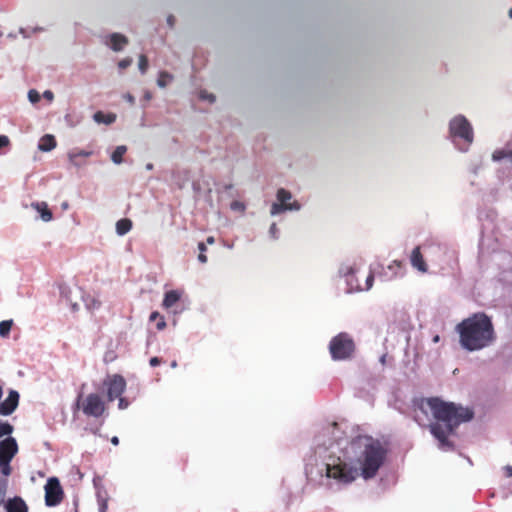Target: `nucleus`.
Returning a JSON list of instances; mask_svg holds the SVG:
<instances>
[{"label":"nucleus","instance_id":"f257e3e1","mask_svg":"<svg viewBox=\"0 0 512 512\" xmlns=\"http://www.w3.org/2000/svg\"><path fill=\"white\" fill-rule=\"evenodd\" d=\"M430 414L434 419L445 424V428L439 423L429 426L430 432L443 450L453 449V443L448 439V435L461 423L473 418V411L469 408L444 402L439 398L420 399L414 402V419L419 425H425L430 420Z\"/></svg>","mask_w":512,"mask_h":512},{"label":"nucleus","instance_id":"f03ea898","mask_svg":"<svg viewBox=\"0 0 512 512\" xmlns=\"http://www.w3.org/2000/svg\"><path fill=\"white\" fill-rule=\"evenodd\" d=\"M459 342L467 351H478L492 345L496 333L491 318L484 312L474 313L456 326Z\"/></svg>","mask_w":512,"mask_h":512},{"label":"nucleus","instance_id":"7ed1b4c3","mask_svg":"<svg viewBox=\"0 0 512 512\" xmlns=\"http://www.w3.org/2000/svg\"><path fill=\"white\" fill-rule=\"evenodd\" d=\"M352 447L355 450L356 462L360 466L362 477L364 479L375 477L387 456V449L383 443L371 436L363 435L353 440Z\"/></svg>","mask_w":512,"mask_h":512},{"label":"nucleus","instance_id":"20e7f679","mask_svg":"<svg viewBox=\"0 0 512 512\" xmlns=\"http://www.w3.org/2000/svg\"><path fill=\"white\" fill-rule=\"evenodd\" d=\"M358 469L340 457L330 456L326 463V476L339 484H350L358 476Z\"/></svg>","mask_w":512,"mask_h":512},{"label":"nucleus","instance_id":"39448f33","mask_svg":"<svg viewBox=\"0 0 512 512\" xmlns=\"http://www.w3.org/2000/svg\"><path fill=\"white\" fill-rule=\"evenodd\" d=\"M329 351L333 360H346L352 357L355 343L347 333H339L329 343Z\"/></svg>","mask_w":512,"mask_h":512},{"label":"nucleus","instance_id":"423d86ee","mask_svg":"<svg viewBox=\"0 0 512 512\" xmlns=\"http://www.w3.org/2000/svg\"><path fill=\"white\" fill-rule=\"evenodd\" d=\"M76 405L81 408L88 417L99 418L106 411V404L102 397L97 393H90L86 397L81 394L77 398Z\"/></svg>","mask_w":512,"mask_h":512},{"label":"nucleus","instance_id":"0eeeda50","mask_svg":"<svg viewBox=\"0 0 512 512\" xmlns=\"http://www.w3.org/2000/svg\"><path fill=\"white\" fill-rule=\"evenodd\" d=\"M450 135L454 138H461L466 143L473 141V129L469 121L462 115L455 116L449 124Z\"/></svg>","mask_w":512,"mask_h":512},{"label":"nucleus","instance_id":"6e6552de","mask_svg":"<svg viewBox=\"0 0 512 512\" xmlns=\"http://www.w3.org/2000/svg\"><path fill=\"white\" fill-rule=\"evenodd\" d=\"M44 490L45 504L48 507L57 506L62 502L64 498V491L58 478H49L44 486Z\"/></svg>","mask_w":512,"mask_h":512},{"label":"nucleus","instance_id":"1a4fd4ad","mask_svg":"<svg viewBox=\"0 0 512 512\" xmlns=\"http://www.w3.org/2000/svg\"><path fill=\"white\" fill-rule=\"evenodd\" d=\"M103 385L107 388V399L109 402L120 397L126 389V380L120 374L107 376L103 381Z\"/></svg>","mask_w":512,"mask_h":512},{"label":"nucleus","instance_id":"9d476101","mask_svg":"<svg viewBox=\"0 0 512 512\" xmlns=\"http://www.w3.org/2000/svg\"><path fill=\"white\" fill-rule=\"evenodd\" d=\"M292 195L289 191L281 188L277 192V200L271 206V214L276 215L286 210H298L300 208L297 202L290 203Z\"/></svg>","mask_w":512,"mask_h":512},{"label":"nucleus","instance_id":"9b49d317","mask_svg":"<svg viewBox=\"0 0 512 512\" xmlns=\"http://www.w3.org/2000/svg\"><path fill=\"white\" fill-rule=\"evenodd\" d=\"M18 452V445L13 437H7L0 442V460L12 461Z\"/></svg>","mask_w":512,"mask_h":512},{"label":"nucleus","instance_id":"f8f14e48","mask_svg":"<svg viewBox=\"0 0 512 512\" xmlns=\"http://www.w3.org/2000/svg\"><path fill=\"white\" fill-rule=\"evenodd\" d=\"M19 393L16 390H10L7 398L0 402V415H11L19 404Z\"/></svg>","mask_w":512,"mask_h":512},{"label":"nucleus","instance_id":"ddd939ff","mask_svg":"<svg viewBox=\"0 0 512 512\" xmlns=\"http://www.w3.org/2000/svg\"><path fill=\"white\" fill-rule=\"evenodd\" d=\"M410 262L412 267L417 269L419 272L426 273L428 271V265L421 253L420 246H417L412 250Z\"/></svg>","mask_w":512,"mask_h":512},{"label":"nucleus","instance_id":"4468645a","mask_svg":"<svg viewBox=\"0 0 512 512\" xmlns=\"http://www.w3.org/2000/svg\"><path fill=\"white\" fill-rule=\"evenodd\" d=\"M7 512H28V506L21 497H14L7 501Z\"/></svg>","mask_w":512,"mask_h":512},{"label":"nucleus","instance_id":"2eb2a0df","mask_svg":"<svg viewBox=\"0 0 512 512\" xmlns=\"http://www.w3.org/2000/svg\"><path fill=\"white\" fill-rule=\"evenodd\" d=\"M57 145L56 139L51 134H46L40 138L38 149L43 152H49L53 150Z\"/></svg>","mask_w":512,"mask_h":512},{"label":"nucleus","instance_id":"dca6fc26","mask_svg":"<svg viewBox=\"0 0 512 512\" xmlns=\"http://www.w3.org/2000/svg\"><path fill=\"white\" fill-rule=\"evenodd\" d=\"M110 44L111 48L118 52L121 51L125 45L128 44V39L126 36L120 33H113L110 35Z\"/></svg>","mask_w":512,"mask_h":512},{"label":"nucleus","instance_id":"f3484780","mask_svg":"<svg viewBox=\"0 0 512 512\" xmlns=\"http://www.w3.org/2000/svg\"><path fill=\"white\" fill-rule=\"evenodd\" d=\"M182 293L178 290H170L165 293L163 307L169 309L173 307L181 298Z\"/></svg>","mask_w":512,"mask_h":512},{"label":"nucleus","instance_id":"a211bd4d","mask_svg":"<svg viewBox=\"0 0 512 512\" xmlns=\"http://www.w3.org/2000/svg\"><path fill=\"white\" fill-rule=\"evenodd\" d=\"M93 119L97 123L110 125L116 121V115L114 113H103L102 111H97L93 115Z\"/></svg>","mask_w":512,"mask_h":512},{"label":"nucleus","instance_id":"6ab92c4d","mask_svg":"<svg viewBox=\"0 0 512 512\" xmlns=\"http://www.w3.org/2000/svg\"><path fill=\"white\" fill-rule=\"evenodd\" d=\"M32 206L40 213L43 221L49 222L52 220V212L45 202H38L36 204H33Z\"/></svg>","mask_w":512,"mask_h":512},{"label":"nucleus","instance_id":"aec40b11","mask_svg":"<svg viewBox=\"0 0 512 512\" xmlns=\"http://www.w3.org/2000/svg\"><path fill=\"white\" fill-rule=\"evenodd\" d=\"M132 228V221L128 218H123L117 221L116 231L119 235H125Z\"/></svg>","mask_w":512,"mask_h":512},{"label":"nucleus","instance_id":"412c9836","mask_svg":"<svg viewBox=\"0 0 512 512\" xmlns=\"http://www.w3.org/2000/svg\"><path fill=\"white\" fill-rule=\"evenodd\" d=\"M127 148L124 145L117 146L111 155V160L115 164H120L123 161V156L126 153Z\"/></svg>","mask_w":512,"mask_h":512},{"label":"nucleus","instance_id":"4be33fe9","mask_svg":"<svg viewBox=\"0 0 512 512\" xmlns=\"http://www.w3.org/2000/svg\"><path fill=\"white\" fill-rule=\"evenodd\" d=\"M91 154H92L91 151H86V150L75 148L69 152L68 156H69L70 161L76 165L77 164L76 160L78 157H89Z\"/></svg>","mask_w":512,"mask_h":512},{"label":"nucleus","instance_id":"5701e85b","mask_svg":"<svg viewBox=\"0 0 512 512\" xmlns=\"http://www.w3.org/2000/svg\"><path fill=\"white\" fill-rule=\"evenodd\" d=\"M150 322H156V328L163 330L166 327V321L164 317L157 311L151 313L149 317Z\"/></svg>","mask_w":512,"mask_h":512},{"label":"nucleus","instance_id":"b1692460","mask_svg":"<svg viewBox=\"0 0 512 512\" xmlns=\"http://www.w3.org/2000/svg\"><path fill=\"white\" fill-rule=\"evenodd\" d=\"M173 79V76L166 72V71H162L159 73V76H158V79H157V84L159 87L161 88H164L168 85L169 82H171Z\"/></svg>","mask_w":512,"mask_h":512},{"label":"nucleus","instance_id":"393cba45","mask_svg":"<svg viewBox=\"0 0 512 512\" xmlns=\"http://www.w3.org/2000/svg\"><path fill=\"white\" fill-rule=\"evenodd\" d=\"M12 325H13L12 320L1 321L0 322V336L7 337L10 333Z\"/></svg>","mask_w":512,"mask_h":512},{"label":"nucleus","instance_id":"a878e982","mask_svg":"<svg viewBox=\"0 0 512 512\" xmlns=\"http://www.w3.org/2000/svg\"><path fill=\"white\" fill-rule=\"evenodd\" d=\"M13 432V426L8 422H0V438Z\"/></svg>","mask_w":512,"mask_h":512},{"label":"nucleus","instance_id":"bb28decb","mask_svg":"<svg viewBox=\"0 0 512 512\" xmlns=\"http://www.w3.org/2000/svg\"><path fill=\"white\" fill-rule=\"evenodd\" d=\"M10 462L8 460H0V471L4 476H9L12 472Z\"/></svg>","mask_w":512,"mask_h":512},{"label":"nucleus","instance_id":"cd10ccee","mask_svg":"<svg viewBox=\"0 0 512 512\" xmlns=\"http://www.w3.org/2000/svg\"><path fill=\"white\" fill-rule=\"evenodd\" d=\"M148 69V58L144 55V54H141L139 56V70L141 71L142 74L146 73Z\"/></svg>","mask_w":512,"mask_h":512},{"label":"nucleus","instance_id":"c85d7f7f","mask_svg":"<svg viewBox=\"0 0 512 512\" xmlns=\"http://www.w3.org/2000/svg\"><path fill=\"white\" fill-rule=\"evenodd\" d=\"M28 98L30 100L31 103H37L39 102L40 100V94L38 91L34 90V89H31L29 92H28Z\"/></svg>","mask_w":512,"mask_h":512},{"label":"nucleus","instance_id":"c756f323","mask_svg":"<svg viewBox=\"0 0 512 512\" xmlns=\"http://www.w3.org/2000/svg\"><path fill=\"white\" fill-rule=\"evenodd\" d=\"M230 208L234 211H240L243 212L245 210V205L242 202L239 201H233L230 204Z\"/></svg>","mask_w":512,"mask_h":512},{"label":"nucleus","instance_id":"7c9ffc66","mask_svg":"<svg viewBox=\"0 0 512 512\" xmlns=\"http://www.w3.org/2000/svg\"><path fill=\"white\" fill-rule=\"evenodd\" d=\"M117 399H119L118 401V408L121 409V410H124L126 408H128V406L130 405V402L124 398V397H118Z\"/></svg>","mask_w":512,"mask_h":512},{"label":"nucleus","instance_id":"2f4dec72","mask_svg":"<svg viewBox=\"0 0 512 512\" xmlns=\"http://www.w3.org/2000/svg\"><path fill=\"white\" fill-rule=\"evenodd\" d=\"M101 499H104L105 501L109 500L108 493L104 489H99L97 491V502L101 501Z\"/></svg>","mask_w":512,"mask_h":512},{"label":"nucleus","instance_id":"473e14b6","mask_svg":"<svg viewBox=\"0 0 512 512\" xmlns=\"http://www.w3.org/2000/svg\"><path fill=\"white\" fill-rule=\"evenodd\" d=\"M132 64V59L131 58H125V59H122L119 63H118V66L120 69H126L127 67H129L130 65Z\"/></svg>","mask_w":512,"mask_h":512},{"label":"nucleus","instance_id":"72a5a7b5","mask_svg":"<svg viewBox=\"0 0 512 512\" xmlns=\"http://www.w3.org/2000/svg\"><path fill=\"white\" fill-rule=\"evenodd\" d=\"M99 506V512H107L108 510V501H105L104 499H101V501H98Z\"/></svg>","mask_w":512,"mask_h":512},{"label":"nucleus","instance_id":"f704fd0d","mask_svg":"<svg viewBox=\"0 0 512 512\" xmlns=\"http://www.w3.org/2000/svg\"><path fill=\"white\" fill-rule=\"evenodd\" d=\"M10 144V140L6 135H0V149L7 147Z\"/></svg>","mask_w":512,"mask_h":512},{"label":"nucleus","instance_id":"c9c22d12","mask_svg":"<svg viewBox=\"0 0 512 512\" xmlns=\"http://www.w3.org/2000/svg\"><path fill=\"white\" fill-rule=\"evenodd\" d=\"M373 281H374V275L372 273H369V275L366 278L365 290H369L372 287Z\"/></svg>","mask_w":512,"mask_h":512},{"label":"nucleus","instance_id":"e433bc0d","mask_svg":"<svg viewBox=\"0 0 512 512\" xmlns=\"http://www.w3.org/2000/svg\"><path fill=\"white\" fill-rule=\"evenodd\" d=\"M161 362H162V361H161V359H160V358H158V357H152V358L150 359V361H149V364H150V366H152V367H156V366L160 365V364H161Z\"/></svg>","mask_w":512,"mask_h":512},{"label":"nucleus","instance_id":"4c0bfd02","mask_svg":"<svg viewBox=\"0 0 512 512\" xmlns=\"http://www.w3.org/2000/svg\"><path fill=\"white\" fill-rule=\"evenodd\" d=\"M43 97L46 98L48 101H52L54 99V94L52 91L50 90H46L44 93H43Z\"/></svg>","mask_w":512,"mask_h":512},{"label":"nucleus","instance_id":"58836bf2","mask_svg":"<svg viewBox=\"0 0 512 512\" xmlns=\"http://www.w3.org/2000/svg\"><path fill=\"white\" fill-rule=\"evenodd\" d=\"M201 98L203 99H208L210 102H214L215 101V96L214 95H206L205 92L201 93Z\"/></svg>","mask_w":512,"mask_h":512},{"label":"nucleus","instance_id":"ea45409f","mask_svg":"<svg viewBox=\"0 0 512 512\" xmlns=\"http://www.w3.org/2000/svg\"><path fill=\"white\" fill-rule=\"evenodd\" d=\"M504 471H505V475L507 477H509V478L512 477V466H510V465L505 466Z\"/></svg>","mask_w":512,"mask_h":512},{"label":"nucleus","instance_id":"a19ab883","mask_svg":"<svg viewBox=\"0 0 512 512\" xmlns=\"http://www.w3.org/2000/svg\"><path fill=\"white\" fill-rule=\"evenodd\" d=\"M198 260L201 263H206L207 262V256L205 255V253L200 252L199 255H198Z\"/></svg>","mask_w":512,"mask_h":512},{"label":"nucleus","instance_id":"79ce46f5","mask_svg":"<svg viewBox=\"0 0 512 512\" xmlns=\"http://www.w3.org/2000/svg\"><path fill=\"white\" fill-rule=\"evenodd\" d=\"M198 249H199L200 252L205 253L207 248H206V246H205V244L203 242H200L198 244Z\"/></svg>","mask_w":512,"mask_h":512},{"label":"nucleus","instance_id":"37998d69","mask_svg":"<svg viewBox=\"0 0 512 512\" xmlns=\"http://www.w3.org/2000/svg\"><path fill=\"white\" fill-rule=\"evenodd\" d=\"M111 443H112L113 445H115V446H116V445H118V444H119V438H118L117 436H113V437L111 438Z\"/></svg>","mask_w":512,"mask_h":512},{"label":"nucleus","instance_id":"c03bdc74","mask_svg":"<svg viewBox=\"0 0 512 512\" xmlns=\"http://www.w3.org/2000/svg\"><path fill=\"white\" fill-rule=\"evenodd\" d=\"M393 264L396 265L399 268H403V262L402 261L395 260V261H393Z\"/></svg>","mask_w":512,"mask_h":512},{"label":"nucleus","instance_id":"a18cd8bd","mask_svg":"<svg viewBox=\"0 0 512 512\" xmlns=\"http://www.w3.org/2000/svg\"><path fill=\"white\" fill-rule=\"evenodd\" d=\"M206 241L208 244H213L215 242V239L213 236H209Z\"/></svg>","mask_w":512,"mask_h":512},{"label":"nucleus","instance_id":"49530a36","mask_svg":"<svg viewBox=\"0 0 512 512\" xmlns=\"http://www.w3.org/2000/svg\"><path fill=\"white\" fill-rule=\"evenodd\" d=\"M167 21H168L170 26H173L174 17L173 16H169Z\"/></svg>","mask_w":512,"mask_h":512},{"label":"nucleus","instance_id":"de8ad7c7","mask_svg":"<svg viewBox=\"0 0 512 512\" xmlns=\"http://www.w3.org/2000/svg\"><path fill=\"white\" fill-rule=\"evenodd\" d=\"M433 341H434V342H438V341H439V336H438V335H436V336L433 338Z\"/></svg>","mask_w":512,"mask_h":512},{"label":"nucleus","instance_id":"09e8293b","mask_svg":"<svg viewBox=\"0 0 512 512\" xmlns=\"http://www.w3.org/2000/svg\"><path fill=\"white\" fill-rule=\"evenodd\" d=\"M508 15L510 18H512V8L509 10Z\"/></svg>","mask_w":512,"mask_h":512},{"label":"nucleus","instance_id":"8fccbe9b","mask_svg":"<svg viewBox=\"0 0 512 512\" xmlns=\"http://www.w3.org/2000/svg\"><path fill=\"white\" fill-rule=\"evenodd\" d=\"M73 512H78L77 504H75V507L73 509Z\"/></svg>","mask_w":512,"mask_h":512},{"label":"nucleus","instance_id":"3c124183","mask_svg":"<svg viewBox=\"0 0 512 512\" xmlns=\"http://www.w3.org/2000/svg\"><path fill=\"white\" fill-rule=\"evenodd\" d=\"M275 228H276V225L272 224L271 229H275Z\"/></svg>","mask_w":512,"mask_h":512},{"label":"nucleus","instance_id":"603ef678","mask_svg":"<svg viewBox=\"0 0 512 512\" xmlns=\"http://www.w3.org/2000/svg\"><path fill=\"white\" fill-rule=\"evenodd\" d=\"M172 367H176V362H172Z\"/></svg>","mask_w":512,"mask_h":512},{"label":"nucleus","instance_id":"864d4df0","mask_svg":"<svg viewBox=\"0 0 512 512\" xmlns=\"http://www.w3.org/2000/svg\"><path fill=\"white\" fill-rule=\"evenodd\" d=\"M0 36H2V33L0 32Z\"/></svg>","mask_w":512,"mask_h":512}]
</instances>
